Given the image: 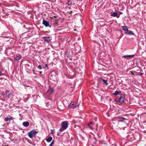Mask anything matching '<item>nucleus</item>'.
<instances>
[{
    "mask_svg": "<svg viewBox=\"0 0 146 146\" xmlns=\"http://www.w3.org/2000/svg\"><path fill=\"white\" fill-rule=\"evenodd\" d=\"M51 133L52 134H54L55 133V130L54 129L51 130Z\"/></svg>",
    "mask_w": 146,
    "mask_h": 146,
    "instance_id": "5701e85b",
    "label": "nucleus"
},
{
    "mask_svg": "<svg viewBox=\"0 0 146 146\" xmlns=\"http://www.w3.org/2000/svg\"><path fill=\"white\" fill-rule=\"evenodd\" d=\"M52 140V138L51 137H49L46 139V141L48 142H50Z\"/></svg>",
    "mask_w": 146,
    "mask_h": 146,
    "instance_id": "dca6fc26",
    "label": "nucleus"
},
{
    "mask_svg": "<svg viewBox=\"0 0 146 146\" xmlns=\"http://www.w3.org/2000/svg\"><path fill=\"white\" fill-rule=\"evenodd\" d=\"M68 57H70L71 56L70 55H69V54L68 55V56H67Z\"/></svg>",
    "mask_w": 146,
    "mask_h": 146,
    "instance_id": "c756f323",
    "label": "nucleus"
},
{
    "mask_svg": "<svg viewBox=\"0 0 146 146\" xmlns=\"http://www.w3.org/2000/svg\"><path fill=\"white\" fill-rule=\"evenodd\" d=\"M42 24L46 27H48L49 25V23L48 22L44 20L43 21Z\"/></svg>",
    "mask_w": 146,
    "mask_h": 146,
    "instance_id": "0eeeda50",
    "label": "nucleus"
},
{
    "mask_svg": "<svg viewBox=\"0 0 146 146\" xmlns=\"http://www.w3.org/2000/svg\"><path fill=\"white\" fill-rule=\"evenodd\" d=\"M44 41H46L47 42H49L50 40V39L49 37H45L44 38Z\"/></svg>",
    "mask_w": 146,
    "mask_h": 146,
    "instance_id": "2eb2a0df",
    "label": "nucleus"
},
{
    "mask_svg": "<svg viewBox=\"0 0 146 146\" xmlns=\"http://www.w3.org/2000/svg\"><path fill=\"white\" fill-rule=\"evenodd\" d=\"M38 68L40 69H42L41 66L40 64L38 65Z\"/></svg>",
    "mask_w": 146,
    "mask_h": 146,
    "instance_id": "bb28decb",
    "label": "nucleus"
},
{
    "mask_svg": "<svg viewBox=\"0 0 146 146\" xmlns=\"http://www.w3.org/2000/svg\"><path fill=\"white\" fill-rule=\"evenodd\" d=\"M68 4L69 5H72V1H69L68 2Z\"/></svg>",
    "mask_w": 146,
    "mask_h": 146,
    "instance_id": "4be33fe9",
    "label": "nucleus"
},
{
    "mask_svg": "<svg viewBox=\"0 0 146 146\" xmlns=\"http://www.w3.org/2000/svg\"><path fill=\"white\" fill-rule=\"evenodd\" d=\"M117 17V18H119V15H117L116 16Z\"/></svg>",
    "mask_w": 146,
    "mask_h": 146,
    "instance_id": "c85d7f7f",
    "label": "nucleus"
},
{
    "mask_svg": "<svg viewBox=\"0 0 146 146\" xmlns=\"http://www.w3.org/2000/svg\"><path fill=\"white\" fill-rule=\"evenodd\" d=\"M78 107V105H76L73 103H72L71 102L70 105L68 106V108H77Z\"/></svg>",
    "mask_w": 146,
    "mask_h": 146,
    "instance_id": "39448f33",
    "label": "nucleus"
},
{
    "mask_svg": "<svg viewBox=\"0 0 146 146\" xmlns=\"http://www.w3.org/2000/svg\"><path fill=\"white\" fill-rule=\"evenodd\" d=\"M92 122H90L89 123H88L87 124V126L89 127L90 129H92L93 128L92 127L90 126V125H92Z\"/></svg>",
    "mask_w": 146,
    "mask_h": 146,
    "instance_id": "a211bd4d",
    "label": "nucleus"
},
{
    "mask_svg": "<svg viewBox=\"0 0 146 146\" xmlns=\"http://www.w3.org/2000/svg\"><path fill=\"white\" fill-rule=\"evenodd\" d=\"M49 78L51 80L54 81L57 80L56 77L54 73H52L49 76Z\"/></svg>",
    "mask_w": 146,
    "mask_h": 146,
    "instance_id": "7ed1b4c3",
    "label": "nucleus"
},
{
    "mask_svg": "<svg viewBox=\"0 0 146 146\" xmlns=\"http://www.w3.org/2000/svg\"><path fill=\"white\" fill-rule=\"evenodd\" d=\"M6 96L7 99H9L12 95V93L9 90L6 91L5 92Z\"/></svg>",
    "mask_w": 146,
    "mask_h": 146,
    "instance_id": "20e7f679",
    "label": "nucleus"
},
{
    "mask_svg": "<svg viewBox=\"0 0 146 146\" xmlns=\"http://www.w3.org/2000/svg\"><path fill=\"white\" fill-rule=\"evenodd\" d=\"M66 129H64L62 127V128H60V129H59V131H63L64 130H65Z\"/></svg>",
    "mask_w": 146,
    "mask_h": 146,
    "instance_id": "a878e982",
    "label": "nucleus"
},
{
    "mask_svg": "<svg viewBox=\"0 0 146 146\" xmlns=\"http://www.w3.org/2000/svg\"><path fill=\"white\" fill-rule=\"evenodd\" d=\"M122 14V13L121 12H120V14Z\"/></svg>",
    "mask_w": 146,
    "mask_h": 146,
    "instance_id": "473e14b6",
    "label": "nucleus"
},
{
    "mask_svg": "<svg viewBox=\"0 0 146 146\" xmlns=\"http://www.w3.org/2000/svg\"><path fill=\"white\" fill-rule=\"evenodd\" d=\"M125 119L124 118L121 117L120 119L118 120V121L122 122Z\"/></svg>",
    "mask_w": 146,
    "mask_h": 146,
    "instance_id": "412c9836",
    "label": "nucleus"
},
{
    "mask_svg": "<svg viewBox=\"0 0 146 146\" xmlns=\"http://www.w3.org/2000/svg\"><path fill=\"white\" fill-rule=\"evenodd\" d=\"M121 27L123 31H128V28L127 27V26H122Z\"/></svg>",
    "mask_w": 146,
    "mask_h": 146,
    "instance_id": "4468645a",
    "label": "nucleus"
},
{
    "mask_svg": "<svg viewBox=\"0 0 146 146\" xmlns=\"http://www.w3.org/2000/svg\"><path fill=\"white\" fill-rule=\"evenodd\" d=\"M135 56L134 55H126L124 56H123V58L125 59H127L128 58H132L133 57Z\"/></svg>",
    "mask_w": 146,
    "mask_h": 146,
    "instance_id": "6e6552de",
    "label": "nucleus"
},
{
    "mask_svg": "<svg viewBox=\"0 0 146 146\" xmlns=\"http://www.w3.org/2000/svg\"><path fill=\"white\" fill-rule=\"evenodd\" d=\"M38 133V132L35 130H32L29 132L28 133V136L29 137L32 138L33 137H35L36 134Z\"/></svg>",
    "mask_w": 146,
    "mask_h": 146,
    "instance_id": "f257e3e1",
    "label": "nucleus"
},
{
    "mask_svg": "<svg viewBox=\"0 0 146 146\" xmlns=\"http://www.w3.org/2000/svg\"><path fill=\"white\" fill-rule=\"evenodd\" d=\"M111 16H113V17H116L117 15V13L116 12L112 13H111Z\"/></svg>",
    "mask_w": 146,
    "mask_h": 146,
    "instance_id": "f3484780",
    "label": "nucleus"
},
{
    "mask_svg": "<svg viewBox=\"0 0 146 146\" xmlns=\"http://www.w3.org/2000/svg\"><path fill=\"white\" fill-rule=\"evenodd\" d=\"M48 104H46V106H48H48H49V105H48Z\"/></svg>",
    "mask_w": 146,
    "mask_h": 146,
    "instance_id": "7c9ffc66",
    "label": "nucleus"
},
{
    "mask_svg": "<svg viewBox=\"0 0 146 146\" xmlns=\"http://www.w3.org/2000/svg\"><path fill=\"white\" fill-rule=\"evenodd\" d=\"M102 80L106 85H108V83L107 82V80H104V79H102Z\"/></svg>",
    "mask_w": 146,
    "mask_h": 146,
    "instance_id": "6ab92c4d",
    "label": "nucleus"
},
{
    "mask_svg": "<svg viewBox=\"0 0 146 146\" xmlns=\"http://www.w3.org/2000/svg\"><path fill=\"white\" fill-rule=\"evenodd\" d=\"M21 58V55H19L18 56H16L14 60L15 61H17L20 59Z\"/></svg>",
    "mask_w": 146,
    "mask_h": 146,
    "instance_id": "9b49d317",
    "label": "nucleus"
},
{
    "mask_svg": "<svg viewBox=\"0 0 146 146\" xmlns=\"http://www.w3.org/2000/svg\"><path fill=\"white\" fill-rule=\"evenodd\" d=\"M29 123L28 121L24 122L23 123V125L24 127H27L29 126Z\"/></svg>",
    "mask_w": 146,
    "mask_h": 146,
    "instance_id": "9d476101",
    "label": "nucleus"
},
{
    "mask_svg": "<svg viewBox=\"0 0 146 146\" xmlns=\"http://www.w3.org/2000/svg\"><path fill=\"white\" fill-rule=\"evenodd\" d=\"M62 127L64 129H66L68 127V122L67 121H64L61 123Z\"/></svg>",
    "mask_w": 146,
    "mask_h": 146,
    "instance_id": "f03ea898",
    "label": "nucleus"
},
{
    "mask_svg": "<svg viewBox=\"0 0 146 146\" xmlns=\"http://www.w3.org/2000/svg\"><path fill=\"white\" fill-rule=\"evenodd\" d=\"M54 141H53L51 142V143L49 145V146H52V145H53V144H54Z\"/></svg>",
    "mask_w": 146,
    "mask_h": 146,
    "instance_id": "393cba45",
    "label": "nucleus"
},
{
    "mask_svg": "<svg viewBox=\"0 0 146 146\" xmlns=\"http://www.w3.org/2000/svg\"><path fill=\"white\" fill-rule=\"evenodd\" d=\"M119 102L121 103H123L125 100L124 96L123 95H121L120 96V98H119Z\"/></svg>",
    "mask_w": 146,
    "mask_h": 146,
    "instance_id": "423d86ee",
    "label": "nucleus"
},
{
    "mask_svg": "<svg viewBox=\"0 0 146 146\" xmlns=\"http://www.w3.org/2000/svg\"><path fill=\"white\" fill-rule=\"evenodd\" d=\"M115 101H116V102H119V98L118 99V98H117V99H116L115 100Z\"/></svg>",
    "mask_w": 146,
    "mask_h": 146,
    "instance_id": "cd10ccee",
    "label": "nucleus"
},
{
    "mask_svg": "<svg viewBox=\"0 0 146 146\" xmlns=\"http://www.w3.org/2000/svg\"><path fill=\"white\" fill-rule=\"evenodd\" d=\"M121 92L120 91H115V92L113 94L115 96H116L117 94H119V93Z\"/></svg>",
    "mask_w": 146,
    "mask_h": 146,
    "instance_id": "aec40b11",
    "label": "nucleus"
},
{
    "mask_svg": "<svg viewBox=\"0 0 146 146\" xmlns=\"http://www.w3.org/2000/svg\"><path fill=\"white\" fill-rule=\"evenodd\" d=\"M14 118H13L12 117L10 116L9 117H7L5 118V121H7L9 120H13Z\"/></svg>",
    "mask_w": 146,
    "mask_h": 146,
    "instance_id": "1a4fd4ad",
    "label": "nucleus"
},
{
    "mask_svg": "<svg viewBox=\"0 0 146 146\" xmlns=\"http://www.w3.org/2000/svg\"><path fill=\"white\" fill-rule=\"evenodd\" d=\"M1 71L0 70V75H1Z\"/></svg>",
    "mask_w": 146,
    "mask_h": 146,
    "instance_id": "2f4dec72",
    "label": "nucleus"
},
{
    "mask_svg": "<svg viewBox=\"0 0 146 146\" xmlns=\"http://www.w3.org/2000/svg\"><path fill=\"white\" fill-rule=\"evenodd\" d=\"M54 92V90L51 88H50L48 90V92L50 94H52Z\"/></svg>",
    "mask_w": 146,
    "mask_h": 146,
    "instance_id": "f8f14e48",
    "label": "nucleus"
},
{
    "mask_svg": "<svg viewBox=\"0 0 146 146\" xmlns=\"http://www.w3.org/2000/svg\"><path fill=\"white\" fill-rule=\"evenodd\" d=\"M126 34H129V35H134V33L131 31H127L126 33Z\"/></svg>",
    "mask_w": 146,
    "mask_h": 146,
    "instance_id": "ddd939ff",
    "label": "nucleus"
},
{
    "mask_svg": "<svg viewBox=\"0 0 146 146\" xmlns=\"http://www.w3.org/2000/svg\"><path fill=\"white\" fill-rule=\"evenodd\" d=\"M101 143L102 145V146H107V144L106 143Z\"/></svg>",
    "mask_w": 146,
    "mask_h": 146,
    "instance_id": "b1692460",
    "label": "nucleus"
}]
</instances>
